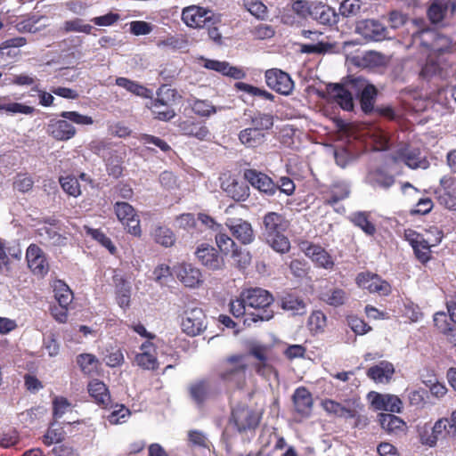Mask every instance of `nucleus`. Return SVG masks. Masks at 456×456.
<instances>
[{
	"label": "nucleus",
	"mask_w": 456,
	"mask_h": 456,
	"mask_svg": "<svg viewBox=\"0 0 456 456\" xmlns=\"http://www.w3.org/2000/svg\"><path fill=\"white\" fill-rule=\"evenodd\" d=\"M48 134L58 141H68L73 138L77 130L68 119L62 118L51 121L47 126Z\"/></svg>",
	"instance_id": "nucleus-25"
},
{
	"label": "nucleus",
	"mask_w": 456,
	"mask_h": 456,
	"mask_svg": "<svg viewBox=\"0 0 456 456\" xmlns=\"http://www.w3.org/2000/svg\"><path fill=\"white\" fill-rule=\"evenodd\" d=\"M243 6L257 19L264 20L267 16V7L258 0H243Z\"/></svg>",
	"instance_id": "nucleus-49"
},
{
	"label": "nucleus",
	"mask_w": 456,
	"mask_h": 456,
	"mask_svg": "<svg viewBox=\"0 0 456 456\" xmlns=\"http://www.w3.org/2000/svg\"><path fill=\"white\" fill-rule=\"evenodd\" d=\"M201 61H203L202 65L204 68L217 71L232 78L240 79L245 76V73L242 69L232 67L226 61H219L205 58H201Z\"/></svg>",
	"instance_id": "nucleus-28"
},
{
	"label": "nucleus",
	"mask_w": 456,
	"mask_h": 456,
	"mask_svg": "<svg viewBox=\"0 0 456 456\" xmlns=\"http://www.w3.org/2000/svg\"><path fill=\"white\" fill-rule=\"evenodd\" d=\"M413 43L421 45L430 53L437 55L452 51V40L446 36L437 35L429 29H423L413 35Z\"/></svg>",
	"instance_id": "nucleus-6"
},
{
	"label": "nucleus",
	"mask_w": 456,
	"mask_h": 456,
	"mask_svg": "<svg viewBox=\"0 0 456 456\" xmlns=\"http://www.w3.org/2000/svg\"><path fill=\"white\" fill-rule=\"evenodd\" d=\"M77 363L82 371L88 375L96 372L99 367L98 359L91 354H82L78 355Z\"/></svg>",
	"instance_id": "nucleus-44"
},
{
	"label": "nucleus",
	"mask_w": 456,
	"mask_h": 456,
	"mask_svg": "<svg viewBox=\"0 0 456 456\" xmlns=\"http://www.w3.org/2000/svg\"><path fill=\"white\" fill-rule=\"evenodd\" d=\"M54 297L61 306L69 307L73 300V293L67 284L57 281L53 285Z\"/></svg>",
	"instance_id": "nucleus-40"
},
{
	"label": "nucleus",
	"mask_w": 456,
	"mask_h": 456,
	"mask_svg": "<svg viewBox=\"0 0 456 456\" xmlns=\"http://www.w3.org/2000/svg\"><path fill=\"white\" fill-rule=\"evenodd\" d=\"M370 137L374 143L375 151H386L388 149V138L383 130L375 127L371 131Z\"/></svg>",
	"instance_id": "nucleus-58"
},
{
	"label": "nucleus",
	"mask_w": 456,
	"mask_h": 456,
	"mask_svg": "<svg viewBox=\"0 0 456 456\" xmlns=\"http://www.w3.org/2000/svg\"><path fill=\"white\" fill-rule=\"evenodd\" d=\"M195 256L202 265L212 271L222 270L225 265L223 256L213 246L207 243L197 247Z\"/></svg>",
	"instance_id": "nucleus-17"
},
{
	"label": "nucleus",
	"mask_w": 456,
	"mask_h": 456,
	"mask_svg": "<svg viewBox=\"0 0 456 456\" xmlns=\"http://www.w3.org/2000/svg\"><path fill=\"white\" fill-rule=\"evenodd\" d=\"M114 210L118 219L126 226L127 232L134 236L141 235L140 219L134 208L126 202H117Z\"/></svg>",
	"instance_id": "nucleus-14"
},
{
	"label": "nucleus",
	"mask_w": 456,
	"mask_h": 456,
	"mask_svg": "<svg viewBox=\"0 0 456 456\" xmlns=\"http://www.w3.org/2000/svg\"><path fill=\"white\" fill-rule=\"evenodd\" d=\"M159 46H166L175 50H183L188 47V39L183 35L167 37L159 43Z\"/></svg>",
	"instance_id": "nucleus-56"
},
{
	"label": "nucleus",
	"mask_w": 456,
	"mask_h": 456,
	"mask_svg": "<svg viewBox=\"0 0 456 456\" xmlns=\"http://www.w3.org/2000/svg\"><path fill=\"white\" fill-rule=\"evenodd\" d=\"M235 86L238 90L244 92L251 96L260 97L265 100L273 101L274 96L271 93L267 92L265 89L243 83L237 82Z\"/></svg>",
	"instance_id": "nucleus-45"
},
{
	"label": "nucleus",
	"mask_w": 456,
	"mask_h": 456,
	"mask_svg": "<svg viewBox=\"0 0 456 456\" xmlns=\"http://www.w3.org/2000/svg\"><path fill=\"white\" fill-rule=\"evenodd\" d=\"M332 48L331 45L318 40L316 43L300 45V52L303 53H323Z\"/></svg>",
	"instance_id": "nucleus-59"
},
{
	"label": "nucleus",
	"mask_w": 456,
	"mask_h": 456,
	"mask_svg": "<svg viewBox=\"0 0 456 456\" xmlns=\"http://www.w3.org/2000/svg\"><path fill=\"white\" fill-rule=\"evenodd\" d=\"M261 419V413L245 405H238L233 408L231 418L232 424L238 432L246 433L255 430Z\"/></svg>",
	"instance_id": "nucleus-7"
},
{
	"label": "nucleus",
	"mask_w": 456,
	"mask_h": 456,
	"mask_svg": "<svg viewBox=\"0 0 456 456\" xmlns=\"http://www.w3.org/2000/svg\"><path fill=\"white\" fill-rule=\"evenodd\" d=\"M88 392L95 402L103 407H107L110 402V396L106 385L97 379L88 384Z\"/></svg>",
	"instance_id": "nucleus-33"
},
{
	"label": "nucleus",
	"mask_w": 456,
	"mask_h": 456,
	"mask_svg": "<svg viewBox=\"0 0 456 456\" xmlns=\"http://www.w3.org/2000/svg\"><path fill=\"white\" fill-rule=\"evenodd\" d=\"M34 181L27 175H17L13 181V188L20 192H27L33 187Z\"/></svg>",
	"instance_id": "nucleus-64"
},
{
	"label": "nucleus",
	"mask_w": 456,
	"mask_h": 456,
	"mask_svg": "<svg viewBox=\"0 0 456 456\" xmlns=\"http://www.w3.org/2000/svg\"><path fill=\"white\" fill-rule=\"evenodd\" d=\"M368 399L371 406L378 411L399 413L403 408V402L395 395L370 392L368 394Z\"/></svg>",
	"instance_id": "nucleus-20"
},
{
	"label": "nucleus",
	"mask_w": 456,
	"mask_h": 456,
	"mask_svg": "<svg viewBox=\"0 0 456 456\" xmlns=\"http://www.w3.org/2000/svg\"><path fill=\"white\" fill-rule=\"evenodd\" d=\"M116 85L142 98H150L151 96V90L126 77H120L116 78Z\"/></svg>",
	"instance_id": "nucleus-35"
},
{
	"label": "nucleus",
	"mask_w": 456,
	"mask_h": 456,
	"mask_svg": "<svg viewBox=\"0 0 456 456\" xmlns=\"http://www.w3.org/2000/svg\"><path fill=\"white\" fill-rule=\"evenodd\" d=\"M379 421L381 428L392 435H399L404 433L406 423L399 417L391 413H380Z\"/></svg>",
	"instance_id": "nucleus-31"
},
{
	"label": "nucleus",
	"mask_w": 456,
	"mask_h": 456,
	"mask_svg": "<svg viewBox=\"0 0 456 456\" xmlns=\"http://www.w3.org/2000/svg\"><path fill=\"white\" fill-rule=\"evenodd\" d=\"M134 362L143 370H154L159 367L156 346L151 341L142 343L140 346V353L134 357Z\"/></svg>",
	"instance_id": "nucleus-24"
},
{
	"label": "nucleus",
	"mask_w": 456,
	"mask_h": 456,
	"mask_svg": "<svg viewBox=\"0 0 456 456\" xmlns=\"http://www.w3.org/2000/svg\"><path fill=\"white\" fill-rule=\"evenodd\" d=\"M300 248L317 266L325 269H331L334 266L333 258L320 245L305 241L300 244Z\"/></svg>",
	"instance_id": "nucleus-21"
},
{
	"label": "nucleus",
	"mask_w": 456,
	"mask_h": 456,
	"mask_svg": "<svg viewBox=\"0 0 456 456\" xmlns=\"http://www.w3.org/2000/svg\"><path fill=\"white\" fill-rule=\"evenodd\" d=\"M64 439V431L61 427L52 424L46 434L43 437V442L46 445L61 443Z\"/></svg>",
	"instance_id": "nucleus-53"
},
{
	"label": "nucleus",
	"mask_w": 456,
	"mask_h": 456,
	"mask_svg": "<svg viewBox=\"0 0 456 456\" xmlns=\"http://www.w3.org/2000/svg\"><path fill=\"white\" fill-rule=\"evenodd\" d=\"M26 258L29 269L37 275L44 276L49 270L43 250L36 244H31L27 248Z\"/></svg>",
	"instance_id": "nucleus-23"
},
{
	"label": "nucleus",
	"mask_w": 456,
	"mask_h": 456,
	"mask_svg": "<svg viewBox=\"0 0 456 456\" xmlns=\"http://www.w3.org/2000/svg\"><path fill=\"white\" fill-rule=\"evenodd\" d=\"M366 182L374 188L387 190L394 184L395 178L380 169H376L368 173Z\"/></svg>",
	"instance_id": "nucleus-34"
},
{
	"label": "nucleus",
	"mask_w": 456,
	"mask_h": 456,
	"mask_svg": "<svg viewBox=\"0 0 456 456\" xmlns=\"http://www.w3.org/2000/svg\"><path fill=\"white\" fill-rule=\"evenodd\" d=\"M355 282L361 289L379 296H387L391 293L390 284L380 276L370 272H362L357 274Z\"/></svg>",
	"instance_id": "nucleus-12"
},
{
	"label": "nucleus",
	"mask_w": 456,
	"mask_h": 456,
	"mask_svg": "<svg viewBox=\"0 0 456 456\" xmlns=\"http://www.w3.org/2000/svg\"><path fill=\"white\" fill-rule=\"evenodd\" d=\"M0 111L11 115H30L33 113L34 108L22 103L11 102L7 97H0Z\"/></svg>",
	"instance_id": "nucleus-36"
},
{
	"label": "nucleus",
	"mask_w": 456,
	"mask_h": 456,
	"mask_svg": "<svg viewBox=\"0 0 456 456\" xmlns=\"http://www.w3.org/2000/svg\"><path fill=\"white\" fill-rule=\"evenodd\" d=\"M216 243L220 251L227 255L232 253L233 249L237 248L235 242L226 234L219 232L216 235Z\"/></svg>",
	"instance_id": "nucleus-57"
},
{
	"label": "nucleus",
	"mask_w": 456,
	"mask_h": 456,
	"mask_svg": "<svg viewBox=\"0 0 456 456\" xmlns=\"http://www.w3.org/2000/svg\"><path fill=\"white\" fill-rule=\"evenodd\" d=\"M113 281L116 286L117 301L121 308H127L130 305L131 286L122 275L115 273Z\"/></svg>",
	"instance_id": "nucleus-32"
},
{
	"label": "nucleus",
	"mask_w": 456,
	"mask_h": 456,
	"mask_svg": "<svg viewBox=\"0 0 456 456\" xmlns=\"http://www.w3.org/2000/svg\"><path fill=\"white\" fill-rule=\"evenodd\" d=\"M178 127L183 134L195 137L201 141L206 140L210 134L208 128L204 124L191 119L180 122Z\"/></svg>",
	"instance_id": "nucleus-30"
},
{
	"label": "nucleus",
	"mask_w": 456,
	"mask_h": 456,
	"mask_svg": "<svg viewBox=\"0 0 456 456\" xmlns=\"http://www.w3.org/2000/svg\"><path fill=\"white\" fill-rule=\"evenodd\" d=\"M152 236L157 243L164 247H171L175 240L173 232L169 228L162 226L156 227L152 232Z\"/></svg>",
	"instance_id": "nucleus-43"
},
{
	"label": "nucleus",
	"mask_w": 456,
	"mask_h": 456,
	"mask_svg": "<svg viewBox=\"0 0 456 456\" xmlns=\"http://www.w3.org/2000/svg\"><path fill=\"white\" fill-rule=\"evenodd\" d=\"M39 235L42 240L50 245H63L66 238L56 232L53 229L43 227L40 229Z\"/></svg>",
	"instance_id": "nucleus-52"
},
{
	"label": "nucleus",
	"mask_w": 456,
	"mask_h": 456,
	"mask_svg": "<svg viewBox=\"0 0 456 456\" xmlns=\"http://www.w3.org/2000/svg\"><path fill=\"white\" fill-rule=\"evenodd\" d=\"M394 373V365L389 362L382 361L370 367L367 371V376L376 383L387 384L392 379Z\"/></svg>",
	"instance_id": "nucleus-26"
},
{
	"label": "nucleus",
	"mask_w": 456,
	"mask_h": 456,
	"mask_svg": "<svg viewBox=\"0 0 456 456\" xmlns=\"http://www.w3.org/2000/svg\"><path fill=\"white\" fill-rule=\"evenodd\" d=\"M295 410L303 417L310 415L313 408V398L310 392L305 387H298L293 395Z\"/></svg>",
	"instance_id": "nucleus-29"
},
{
	"label": "nucleus",
	"mask_w": 456,
	"mask_h": 456,
	"mask_svg": "<svg viewBox=\"0 0 456 456\" xmlns=\"http://www.w3.org/2000/svg\"><path fill=\"white\" fill-rule=\"evenodd\" d=\"M281 306L284 310L291 312L292 314H304L306 309L305 303L292 295L283 297Z\"/></svg>",
	"instance_id": "nucleus-42"
},
{
	"label": "nucleus",
	"mask_w": 456,
	"mask_h": 456,
	"mask_svg": "<svg viewBox=\"0 0 456 456\" xmlns=\"http://www.w3.org/2000/svg\"><path fill=\"white\" fill-rule=\"evenodd\" d=\"M439 203L450 210L456 209V179L444 176L440 179V187L436 191Z\"/></svg>",
	"instance_id": "nucleus-18"
},
{
	"label": "nucleus",
	"mask_w": 456,
	"mask_h": 456,
	"mask_svg": "<svg viewBox=\"0 0 456 456\" xmlns=\"http://www.w3.org/2000/svg\"><path fill=\"white\" fill-rule=\"evenodd\" d=\"M437 55L428 53L427 62L422 67L420 76L424 78H430L436 75H441L444 69V64L436 60Z\"/></svg>",
	"instance_id": "nucleus-39"
},
{
	"label": "nucleus",
	"mask_w": 456,
	"mask_h": 456,
	"mask_svg": "<svg viewBox=\"0 0 456 456\" xmlns=\"http://www.w3.org/2000/svg\"><path fill=\"white\" fill-rule=\"evenodd\" d=\"M349 195V186L346 183H334L331 188V197L327 200V203L334 205L339 200L347 198Z\"/></svg>",
	"instance_id": "nucleus-50"
},
{
	"label": "nucleus",
	"mask_w": 456,
	"mask_h": 456,
	"mask_svg": "<svg viewBox=\"0 0 456 456\" xmlns=\"http://www.w3.org/2000/svg\"><path fill=\"white\" fill-rule=\"evenodd\" d=\"M393 159L396 163H403L411 169H426L429 166V162L422 155L420 150L410 145L400 147L393 155Z\"/></svg>",
	"instance_id": "nucleus-11"
},
{
	"label": "nucleus",
	"mask_w": 456,
	"mask_h": 456,
	"mask_svg": "<svg viewBox=\"0 0 456 456\" xmlns=\"http://www.w3.org/2000/svg\"><path fill=\"white\" fill-rule=\"evenodd\" d=\"M173 275L186 288L198 289L204 283L201 270L191 263L181 262L173 266Z\"/></svg>",
	"instance_id": "nucleus-10"
},
{
	"label": "nucleus",
	"mask_w": 456,
	"mask_h": 456,
	"mask_svg": "<svg viewBox=\"0 0 456 456\" xmlns=\"http://www.w3.org/2000/svg\"><path fill=\"white\" fill-rule=\"evenodd\" d=\"M450 428L448 418H440L433 425L429 422L418 425L417 432L419 443L424 446L434 448L439 439L455 436Z\"/></svg>",
	"instance_id": "nucleus-5"
},
{
	"label": "nucleus",
	"mask_w": 456,
	"mask_h": 456,
	"mask_svg": "<svg viewBox=\"0 0 456 456\" xmlns=\"http://www.w3.org/2000/svg\"><path fill=\"white\" fill-rule=\"evenodd\" d=\"M60 117L79 126H90L94 124L92 117L80 114L77 111H62Z\"/></svg>",
	"instance_id": "nucleus-54"
},
{
	"label": "nucleus",
	"mask_w": 456,
	"mask_h": 456,
	"mask_svg": "<svg viewBox=\"0 0 456 456\" xmlns=\"http://www.w3.org/2000/svg\"><path fill=\"white\" fill-rule=\"evenodd\" d=\"M273 296L265 289L254 288L243 290L240 297L230 302V311L236 318H244V324L257 321H269L273 312L269 309Z\"/></svg>",
	"instance_id": "nucleus-1"
},
{
	"label": "nucleus",
	"mask_w": 456,
	"mask_h": 456,
	"mask_svg": "<svg viewBox=\"0 0 456 456\" xmlns=\"http://www.w3.org/2000/svg\"><path fill=\"white\" fill-rule=\"evenodd\" d=\"M225 224L242 244H249L254 240L255 234L249 222L241 218H227Z\"/></svg>",
	"instance_id": "nucleus-22"
},
{
	"label": "nucleus",
	"mask_w": 456,
	"mask_h": 456,
	"mask_svg": "<svg viewBox=\"0 0 456 456\" xmlns=\"http://www.w3.org/2000/svg\"><path fill=\"white\" fill-rule=\"evenodd\" d=\"M334 158L337 165L342 168L346 167L355 160V157L345 148L336 149Z\"/></svg>",
	"instance_id": "nucleus-60"
},
{
	"label": "nucleus",
	"mask_w": 456,
	"mask_h": 456,
	"mask_svg": "<svg viewBox=\"0 0 456 456\" xmlns=\"http://www.w3.org/2000/svg\"><path fill=\"white\" fill-rule=\"evenodd\" d=\"M62 189L70 196L77 197L81 194L80 186L77 178L66 176L60 178Z\"/></svg>",
	"instance_id": "nucleus-55"
},
{
	"label": "nucleus",
	"mask_w": 456,
	"mask_h": 456,
	"mask_svg": "<svg viewBox=\"0 0 456 456\" xmlns=\"http://www.w3.org/2000/svg\"><path fill=\"white\" fill-rule=\"evenodd\" d=\"M264 138V134L254 127L243 129L239 134L240 142L248 148H254L261 144Z\"/></svg>",
	"instance_id": "nucleus-38"
},
{
	"label": "nucleus",
	"mask_w": 456,
	"mask_h": 456,
	"mask_svg": "<svg viewBox=\"0 0 456 456\" xmlns=\"http://www.w3.org/2000/svg\"><path fill=\"white\" fill-rule=\"evenodd\" d=\"M243 176L254 188L267 196H273L278 191V186L268 175L256 169H246Z\"/></svg>",
	"instance_id": "nucleus-19"
},
{
	"label": "nucleus",
	"mask_w": 456,
	"mask_h": 456,
	"mask_svg": "<svg viewBox=\"0 0 456 456\" xmlns=\"http://www.w3.org/2000/svg\"><path fill=\"white\" fill-rule=\"evenodd\" d=\"M307 325L313 334L323 333L327 327V317L322 311H314L308 318Z\"/></svg>",
	"instance_id": "nucleus-41"
},
{
	"label": "nucleus",
	"mask_w": 456,
	"mask_h": 456,
	"mask_svg": "<svg viewBox=\"0 0 456 456\" xmlns=\"http://www.w3.org/2000/svg\"><path fill=\"white\" fill-rule=\"evenodd\" d=\"M355 32L369 41H382L390 37L388 29L379 20L372 19L359 20Z\"/></svg>",
	"instance_id": "nucleus-13"
},
{
	"label": "nucleus",
	"mask_w": 456,
	"mask_h": 456,
	"mask_svg": "<svg viewBox=\"0 0 456 456\" xmlns=\"http://www.w3.org/2000/svg\"><path fill=\"white\" fill-rule=\"evenodd\" d=\"M320 298L324 303L331 306L338 307L344 305V303L346 301L347 294L342 289L334 288L322 291L320 294Z\"/></svg>",
	"instance_id": "nucleus-37"
},
{
	"label": "nucleus",
	"mask_w": 456,
	"mask_h": 456,
	"mask_svg": "<svg viewBox=\"0 0 456 456\" xmlns=\"http://www.w3.org/2000/svg\"><path fill=\"white\" fill-rule=\"evenodd\" d=\"M250 354L259 361L256 365V370L258 373L265 374L270 370V366L267 363V349L263 346H255L250 350Z\"/></svg>",
	"instance_id": "nucleus-48"
},
{
	"label": "nucleus",
	"mask_w": 456,
	"mask_h": 456,
	"mask_svg": "<svg viewBox=\"0 0 456 456\" xmlns=\"http://www.w3.org/2000/svg\"><path fill=\"white\" fill-rule=\"evenodd\" d=\"M192 110L195 114L208 117L216 112V109L208 101L197 100L193 102Z\"/></svg>",
	"instance_id": "nucleus-63"
},
{
	"label": "nucleus",
	"mask_w": 456,
	"mask_h": 456,
	"mask_svg": "<svg viewBox=\"0 0 456 456\" xmlns=\"http://www.w3.org/2000/svg\"><path fill=\"white\" fill-rule=\"evenodd\" d=\"M456 10V2L451 0H436L429 7L428 14L433 23L441 22L448 12L452 14Z\"/></svg>",
	"instance_id": "nucleus-27"
},
{
	"label": "nucleus",
	"mask_w": 456,
	"mask_h": 456,
	"mask_svg": "<svg viewBox=\"0 0 456 456\" xmlns=\"http://www.w3.org/2000/svg\"><path fill=\"white\" fill-rule=\"evenodd\" d=\"M436 233V238L425 237L413 230L408 229L404 232V238L411 246L416 258L422 264L431 259V248L438 245L444 237L443 231L439 228H432L430 232Z\"/></svg>",
	"instance_id": "nucleus-4"
},
{
	"label": "nucleus",
	"mask_w": 456,
	"mask_h": 456,
	"mask_svg": "<svg viewBox=\"0 0 456 456\" xmlns=\"http://www.w3.org/2000/svg\"><path fill=\"white\" fill-rule=\"evenodd\" d=\"M252 124L255 129L262 132V130H268L273 126V116L270 114L258 113L252 118Z\"/></svg>",
	"instance_id": "nucleus-62"
},
{
	"label": "nucleus",
	"mask_w": 456,
	"mask_h": 456,
	"mask_svg": "<svg viewBox=\"0 0 456 456\" xmlns=\"http://www.w3.org/2000/svg\"><path fill=\"white\" fill-rule=\"evenodd\" d=\"M266 85L275 92L289 95L294 88V82L290 76L279 69H271L265 74Z\"/></svg>",
	"instance_id": "nucleus-15"
},
{
	"label": "nucleus",
	"mask_w": 456,
	"mask_h": 456,
	"mask_svg": "<svg viewBox=\"0 0 456 456\" xmlns=\"http://www.w3.org/2000/svg\"><path fill=\"white\" fill-rule=\"evenodd\" d=\"M181 19L189 28H200L215 24L214 12L200 5H189L182 10Z\"/></svg>",
	"instance_id": "nucleus-8"
},
{
	"label": "nucleus",
	"mask_w": 456,
	"mask_h": 456,
	"mask_svg": "<svg viewBox=\"0 0 456 456\" xmlns=\"http://www.w3.org/2000/svg\"><path fill=\"white\" fill-rule=\"evenodd\" d=\"M209 390V384L206 380L197 381L190 387L191 395L197 403H202L207 398Z\"/></svg>",
	"instance_id": "nucleus-46"
},
{
	"label": "nucleus",
	"mask_w": 456,
	"mask_h": 456,
	"mask_svg": "<svg viewBox=\"0 0 456 456\" xmlns=\"http://www.w3.org/2000/svg\"><path fill=\"white\" fill-rule=\"evenodd\" d=\"M351 221L368 235L374 234L376 231L374 224L369 221L367 215L363 212L354 214L351 216Z\"/></svg>",
	"instance_id": "nucleus-51"
},
{
	"label": "nucleus",
	"mask_w": 456,
	"mask_h": 456,
	"mask_svg": "<svg viewBox=\"0 0 456 456\" xmlns=\"http://www.w3.org/2000/svg\"><path fill=\"white\" fill-rule=\"evenodd\" d=\"M376 94L377 90L374 86L365 88V90L359 94L361 107L365 113H369L373 110Z\"/></svg>",
	"instance_id": "nucleus-47"
},
{
	"label": "nucleus",
	"mask_w": 456,
	"mask_h": 456,
	"mask_svg": "<svg viewBox=\"0 0 456 456\" xmlns=\"http://www.w3.org/2000/svg\"><path fill=\"white\" fill-rule=\"evenodd\" d=\"M371 86L362 77H351L343 85H330L328 92L344 110L349 111L354 108L353 94L359 95L365 88Z\"/></svg>",
	"instance_id": "nucleus-3"
},
{
	"label": "nucleus",
	"mask_w": 456,
	"mask_h": 456,
	"mask_svg": "<svg viewBox=\"0 0 456 456\" xmlns=\"http://www.w3.org/2000/svg\"><path fill=\"white\" fill-rule=\"evenodd\" d=\"M263 235L266 242L277 252L289 251L290 243L283 234L288 228L287 220L279 213L268 212L263 217Z\"/></svg>",
	"instance_id": "nucleus-2"
},
{
	"label": "nucleus",
	"mask_w": 456,
	"mask_h": 456,
	"mask_svg": "<svg viewBox=\"0 0 456 456\" xmlns=\"http://www.w3.org/2000/svg\"><path fill=\"white\" fill-rule=\"evenodd\" d=\"M247 366L245 355H232L222 362L219 376L226 382L239 383L245 377Z\"/></svg>",
	"instance_id": "nucleus-9"
},
{
	"label": "nucleus",
	"mask_w": 456,
	"mask_h": 456,
	"mask_svg": "<svg viewBox=\"0 0 456 456\" xmlns=\"http://www.w3.org/2000/svg\"><path fill=\"white\" fill-rule=\"evenodd\" d=\"M182 330L189 336H197L207 328L206 316L201 308L194 307L185 311Z\"/></svg>",
	"instance_id": "nucleus-16"
},
{
	"label": "nucleus",
	"mask_w": 456,
	"mask_h": 456,
	"mask_svg": "<svg viewBox=\"0 0 456 456\" xmlns=\"http://www.w3.org/2000/svg\"><path fill=\"white\" fill-rule=\"evenodd\" d=\"M227 191L235 200H245L248 197V187L233 181L228 187Z\"/></svg>",
	"instance_id": "nucleus-61"
}]
</instances>
